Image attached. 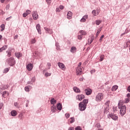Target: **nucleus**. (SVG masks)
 I'll return each mask as SVG.
<instances>
[{
  "label": "nucleus",
  "mask_w": 130,
  "mask_h": 130,
  "mask_svg": "<svg viewBox=\"0 0 130 130\" xmlns=\"http://www.w3.org/2000/svg\"><path fill=\"white\" fill-rule=\"evenodd\" d=\"M46 2H47V3H48V4H50V3H51V0H46Z\"/></svg>",
  "instance_id": "obj_55"
},
{
  "label": "nucleus",
  "mask_w": 130,
  "mask_h": 130,
  "mask_svg": "<svg viewBox=\"0 0 130 130\" xmlns=\"http://www.w3.org/2000/svg\"><path fill=\"white\" fill-rule=\"evenodd\" d=\"M8 72H9V68H6L5 69H4V73L6 74L8 73Z\"/></svg>",
  "instance_id": "obj_44"
},
{
  "label": "nucleus",
  "mask_w": 130,
  "mask_h": 130,
  "mask_svg": "<svg viewBox=\"0 0 130 130\" xmlns=\"http://www.w3.org/2000/svg\"><path fill=\"white\" fill-rule=\"evenodd\" d=\"M117 89H118V86H117V85H114L112 87V91H116Z\"/></svg>",
  "instance_id": "obj_27"
},
{
  "label": "nucleus",
  "mask_w": 130,
  "mask_h": 130,
  "mask_svg": "<svg viewBox=\"0 0 130 130\" xmlns=\"http://www.w3.org/2000/svg\"><path fill=\"white\" fill-rule=\"evenodd\" d=\"M96 127H98L99 128L100 127H101V125H100V123H97L96 124Z\"/></svg>",
  "instance_id": "obj_50"
},
{
  "label": "nucleus",
  "mask_w": 130,
  "mask_h": 130,
  "mask_svg": "<svg viewBox=\"0 0 130 130\" xmlns=\"http://www.w3.org/2000/svg\"><path fill=\"white\" fill-rule=\"evenodd\" d=\"M50 103L52 105H54V104H56V100L54 98H52L50 100Z\"/></svg>",
  "instance_id": "obj_21"
},
{
  "label": "nucleus",
  "mask_w": 130,
  "mask_h": 130,
  "mask_svg": "<svg viewBox=\"0 0 130 130\" xmlns=\"http://www.w3.org/2000/svg\"><path fill=\"white\" fill-rule=\"evenodd\" d=\"M15 56H16V57H17V58H20V57L22 56V53L18 52L15 53Z\"/></svg>",
  "instance_id": "obj_29"
},
{
  "label": "nucleus",
  "mask_w": 130,
  "mask_h": 130,
  "mask_svg": "<svg viewBox=\"0 0 130 130\" xmlns=\"http://www.w3.org/2000/svg\"><path fill=\"white\" fill-rule=\"evenodd\" d=\"M103 38H104V35H103L101 37L99 40L100 42H102V39H103Z\"/></svg>",
  "instance_id": "obj_43"
},
{
  "label": "nucleus",
  "mask_w": 130,
  "mask_h": 130,
  "mask_svg": "<svg viewBox=\"0 0 130 130\" xmlns=\"http://www.w3.org/2000/svg\"><path fill=\"white\" fill-rule=\"evenodd\" d=\"M24 89L25 91H26V92H29L30 91V89L28 86L25 87Z\"/></svg>",
  "instance_id": "obj_38"
},
{
  "label": "nucleus",
  "mask_w": 130,
  "mask_h": 130,
  "mask_svg": "<svg viewBox=\"0 0 130 130\" xmlns=\"http://www.w3.org/2000/svg\"><path fill=\"white\" fill-rule=\"evenodd\" d=\"M6 61L10 67H13V66L16 64V60H15V59L13 57H10L7 59Z\"/></svg>",
  "instance_id": "obj_3"
},
{
  "label": "nucleus",
  "mask_w": 130,
  "mask_h": 130,
  "mask_svg": "<svg viewBox=\"0 0 130 130\" xmlns=\"http://www.w3.org/2000/svg\"><path fill=\"white\" fill-rule=\"evenodd\" d=\"M85 98V95L84 94H78L76 96L77 100H79V101H82V99Z\"/></svg>",
  "instance_id": "obj_6"
},
{
  "label": "nucleus",
  "mask_w": 130,
  "mask_h": 130,
  "mask_svg": "<svg viewBox=\"0 0 130 130\" xmlns=\"http://www.w3.org/2000/svg\"><path fill=\"white\" fill-rule=\"evenodd\" d=\"M3 106H4V104H3V103L0 104V109L3 108Z\"/></svg>",
  "instance_id": "obj_52"
},
{
  "label": "nucleus",
  "mask_w": 130,
  "mask_h": 130,
  "mask_svg": "<svg viewBox=\"0 0 130 130\" xmlns=\"http://www.w3.org/2000/svg\"><path fill=\"white\" fill-rule=\"evenodd\" d=\"M45 77H46V78H47V77H50V76H51V73H49L48 72L46 73L45 74Z\"/></svg>",
  "instance_id": "obj_35"
},
{
  "label": "nucleus",
  "mask_w": 130,
  "mask_h": 130,
  "mask_svg": "<svg viewBox=\"0 0 130 130\" xmlns=\"http://www.w3.org/2000/svg\"><path fill=\"white\" fill-rule=\"evenodd\" d=\"M104 97V95L103 93H99L96 95L95 101L98 102H100V101H102V100H103Z\"/></svg>",
  "instance_id": "obj_4"
},
{
  "label": "nucleus",
  "mask_w": 130,
  "mask_h": 130,
  "mask_svg": "<svg viewBox=\"0 0 130 130\" xmlns=\"http://www.w3.org/2000/svg\"><path fill=\"white\" fill-rule=\"evenodd\" d=\"M69 130H74V127H69Z\"/></svg>",
  "instance_id": "obj_56"
},
{
  "label": "nucleus",
  "mask_w": 130,
  "mask_h": 130,
  "mask_svg": "<svg viewBox=\"0 0 130 130\" xmlns=\"http://www.w3.org/2000/svg\"><path fill=\"white\" fill-rule=\"evenodd\" d=\"M30 42H31V43H32V44H33L36 42V40H35V39H32L31 40Z\"/></svg>",
  "instance_id": "obj_42"
},
{
  "label": "nucleus",
  "mask_w": 130,
  "mask_h": 130,
  "mask_svg": "<svg viewBox=\"0 0 130 130\" xmlns=\"http://www.w3.org/2000/svg\"><path fill=\"white\" fill-rule=\"evenodd\" d=\"M5 24H3L1 25V28H2L1 29L2 31H3L4 30H5Z\"/></svg>",
  "instance_id": "obj_34"
},
{
  "label": "nucleus",
  "mask_w": 130,
  "mask_h": 130,
  "mask_svg": "<svg viewBox=\"0 0 130 130\" xmlns=\"http://www.w3.org/2000/svg\"><path fill=\"white\" fill-rule=\"evenodd\" d=\"M48 67H51V63H47Z\"/></svg>",
  "instance_id": "obj_58"
},
{
  "label": "nucleus",
  "mask_w": 130,
  "mask_h": 130,
  "mask_svg": "<svg viewBox=\"0 0 130 130\" xmlns=\"http://www.w3.org/2000/svg\"><path fill=\"white\" fill-rule=\"evenodd\" d=\"M126 96L128 98L130 97V93H127Z\"/></svg>",
  "instance_id": "obj_60"
},
{
  "label": "nucleus",
  "mask_w": 130,
  "mask_h": 130,
  "mask_svg": "<svg viewBox=\"0 0 130 130\" xmlns=\"http://www.w3.org/2000/svg\"><path fill=\"white\" fill-rule=\"evenodd\" d=\"M7 48H8V45L4 46L1 48H0V52H3V51H4V50H6Z\"/></svg>",
  "instance_id": "obj_23"
},
{
  "label": "nucleus",
  "mask_w": 130,
  "mask_h": 130,
  "mask_svg": "<svg viewBox=\"0 0 130 130\" xmlns=\"http://www.w3.org/2000/svg\"><path fill=\"white\" fill-rule=\"evenodd\" d=\"M82 68L81 67H77L76 69V74L79 76L82 74Z\"/></svg>",
  "instance_id": "obj_8"
},
{
  "label": "nucleus",
  "mask_w": 130,
  "mask_h": 130,
  "mask_svg": "<svg viewBox=\"0 0 130 130\" xmlns=\"http://www.w3.org/2000/svg\"><path fill=\"white\" fill-rule=\"evenodd\" d=\"M79 33L81 34V35H82V36H83V35H87V32L83 30H80Z\"/></svg>",
  "instance_id": "obj_26"
},
{
  "label": "nucleus",
  "mask_w": 130,
  "mask_h": 130,
  "mask_svg": "<svg viewBox=\"0 0 130 130\" xmlns=\"http://www.w3.org/2000/svg\"><path fill=\"white\" fill-rule=\"evenodd\" d=\"M109 112V106L105 105L104 113H108Z\"/></svg>",
  "instance_id": "obj_13"
},
{
  "label": "nucleus",
  "mask_w": 130,
  "mask_h": 130,
  "mask_svg": "<svg viewBox=\"0 0 130 130\" xmlns=\"http://www.w3.org/2000/svg\"><path fill=\"white\" fill-rule=\"evenodd\" d=\"M109 104H110V101H108L105 104L106 106H109Z\"/></svg>",
  "instance_id": "obj_37"
},
{
  "label": "nucleus",
  "mask_w": 130,
  "mask_h": 130,
  "mask_svg": "<svg viewBox=\"0 0 130 130\" xmlns=\"http://www.w3.org/2000/svg\"><path fill=\"white\" fill-rule=\"evenodd\" d=\"M75 130H82V128H81L80 126H77L76 128H75Z\"/></svg>",
  "instance_id": "obj_47"
},
{
  "label": "nucleus",
  "mask_w": 130,
  "mask_h": 130,
  "mask_svg": "<svg viewBox=\"0 0 130 130\" xmlns=\"http://www.w3.org/2000/svg\"><path fill=\"white\" fill-rule=\"evenodd\" d=\"M95 23L96 24V25H100V24H101V23H102V20H100L99 19L95 20Z\"/></svg>",
  "instance_id": "obj_30"
},
{
  "label": "nucleus",
  "mask_w": 130,
  "mask_h": 130,
  "mask_svg": "<svg viewBox=\"0 0 130 130\" xmlns=\"http://www.w3.org/2000/svg\"><path fill=\"white\" fill-rule=\"evenodd\" d=\"M0 14H2V15H5V12L0 9Z\"/></svg>",
  "instance_id": "obj_48"
},
{
  "label": "nucleus",
  "mask_w": 130,
  "mask_h": 130,
  "mask_svg": "<svg viewBox=\"0 0 130 130\" xmlns=\"http://www.w3.org/2000/svg\"><path fill=\"white\" fill-rule=\"evenodd\" d=\"M83 38V36H82L81 35H79L78 36V39H79V40H81V39H82Z\"/></svg>",
  "instance_id": "obj_39"
},
{
  "label": "nucleus",
  "mask_w": 130,
  "mask_h": 130,
  "mask_svg": "<svg viewBox=\"0 0 130 130\" xmlns=\"http://www.w3.org/2000/svg\"><path fill=\"white\" fill-rule=\"evenodd\" d=\"M1 2L2 4H4V3H5V0H1Z\"/></svg>",
  "instance_id": "obj_61"
},
{
  "label": "nucleus",
  "mask_w": 130,
  "mask_h": 130,
  "mask_svg": "<svg viewBox=\"0 0 130 130\" xmlns=\"http://www.w3.org/2000/svg\"><path fill=\"white\" fill-rule=\"evenodd\" d=\"M14 105H15V106H18V103H14Z\"/></svg>",
  "instance_id": "obj_63"
},
{
  "label": "nucleus",
  "mask_w": 130,
  "mask_h": 130,
  "mask_svg": "<svg viewBox=\"0 0 130 130\" xmlns=\"http://www.w3.org/2000/svg\"><path fill=\"white\" fill-rule=\"evenodd\" d=\"M73 90L74 91L76 92V93H81V90H80V89H79V88L77 87H74L73 88Z\"/></svg>",
  "instance_id": "obj_22"
},
{
  "label": "nucleus",
  "mask_w": 130,
  "mask_h": 130,
  "mask_svg": "<svg viewBox=\"0 0 130 130\" xmlns=\"http://www.w3.org/2000/svg\"><path fill=\"white\" fill-rule=\"evenodd\" d=\"M12 116H16L17 114V111L16 110H13L11 112Z\"/></svg>",
  "instance_id": "obj_25"
},
{
  "label": "nucleus",
  "mask_w": 130,
  "mask_h": 130,
  "mask_svg": "<svg viewBox=\"0 0 130 130\" xmlns=\"http://www.w3.org/2000/svg\"><path fill=\"white\" fill-rule=\"evenodd\" d=\"M89 101L88 100H83V102L79 104V110L84 111L87 108V104H88Z\"/></svg>",
  "instance_id": "obj_2"
},
{
  "label": "nucleus",
  "mask_w": 130,
  "mask_h": 130,
  "mask_svg": "<svg viewBox=\"0 0 130 130\" xmlns=\"http://www.w3.org/2000/svg\"><path fill=\"white\" fill-rule=\"evenodd\" d=\"M18 117L20 119H22L23 117V116L22 115V114H20L19 115Z\"/></svg>",
  "instance_id": "obj_45"
},
{
  "label": "nucleus",
  "mask_w": 130,
  "mask_h": 130,
  "mask_svg": "<svg viewBox=\"0 0 130 130\" xmlns=\"http://www.w3.org/2000/svg\"><path fill=\"white\" fill-rule=\"evenodd\" d=\"M32 17L34 20H37L38 19V14L34 11L32 12Z\"/></svg>",
  "instance_id": "obj_11"
},
{
  "label": "nucleus",
  "mask_w": 130,
  "mask_h": 130,
  "mask_svg": "<svg viewBox=\"0 0 130 130\" xmlns=\"http://www.w3.org/2000/svg\"><path fill=\"white\" fill-rule=\"evenodd\" d=\"M45 30H46V31L50 34H52V33H53V31H52V29L48 28L47 27H45Z\"/></svg>",
  "instance_id": "obj_19"
},
{
  "label": "nucleus",
  "mask_w": 130,
  "mask_h": 130,
  "mask_svg": "<svg viewBox=\"0 0 130 130\" xmlns=\"http://www.w3.org/2000/svg\"><path fill=\"white\" fill-rule=\"evenodd\" d=\"M72 15H73V12L71 11L68 12L67 14V18H68L69 20H71V19H72Z\"/></svg>",
  "instance_id": "obj_15"
},
{
  "label": "nucleus",
  "mask_w": 130,
  "mask_h": 130,
  "mask_svg": "<svg viewBox=\"0 0 130 130\" xmlns=\"http://www.w3.org/2000/svg\"><path fill=\"white\" fill-rule=\"evenodd\" d=\"M129 102V99L126 98L125 99L124 103H128Z\"/></svg>",
  "instance_id": "obj_41"
},
{
  "label": "nucleus",
  "mask_w": 130,
  "mask_h": 130,
  "mask_svg": "<svg viewBox=\"0 0 130 130\" xmlns=\"http://www.w3.org/2000/svg\"><path fill=\"white\" fill-rule=\"evenodd\" d=\"M10 95V93L9 92H7V91H4L3 92L2 97H4V98H6V97H8Z\"/></svg>",
  "instance_id": "obj_16"
},
{
  "label": "nucleus",
  "mask_w": 130,
  "mask_h": 130,
  "mask_svg": "<svg viewBox=\"0 0 130 130\" xmlns=\"http://www.w3.org/2000/svg\"><path fill=\"white\" fill-rule=\"evenodd\" d=\"M64 8V7H63V6H62V5H60L59 6V9H60V10H63Z\"/></svg>",
  "instance_id": "obj_49"
},
{
  "label": "nucleus",
  "mask_w": 130,
  "mask_h": 130,
  "mask_svg": "<svg viewBox=\"0 0 130 130\" xmlns=\"http://www.w3.org/2000/svg\"><path fill=\"white\" fill-rule=\"evenodd\" d=\"M12 19V16H10L7 18H6V21H10V19Z\"/></svg>",
  "instance_id": "obj_51"
},
{
  "label": "nucleus",
  "mask_w": 130,
  "mask_h": 130,
  "mask_svg": "<svg viewBox=\"0 0 130 130\" xmlns=\"http://www.w3.org/2000/svg\"><path fill=\"white\" fill-rule=\"evenodd\" d=\"M110 116L113 119V120H117L118 118V117L116 115L110 114Z\"/></svg>",
  "instance_id": "obj_12"
},
{
  "label": "nucleus",
  "mask_w": 130,
  "mask_h": 130,
  "mask_svg": "<svg viewBox=\"0 0 130 130\" xmlns=\"http://www.w3.org/2000/svg\"><path fill=\"white\" fill-rule=\"evenodd\" d=\"M6 52L7 53V56L8 57H11V56L12 55V53H11V50H8V51H6Z\"/></svg>",
  "instance_id": "obj_32"
},
{
  "label": "nucleus",
  "mask_w": 130,
  "mask_h": 130,
  "mask_svg": "<svg viewBox=\"0 0 130 130\" xmlns=\"http://www.w3.org/2000/svg\"><path fill=\"white\" fill-rule=\"evenodd\" d=\"M81 66H82V62H79L78 64V67L77 68H81Z\"/></svg>",
  "instance_id": "obj_53"
},
{
  "label": "nucleus",
  "mask_w": 130,
  "mask_h": 130,
  "mask_svg": "<svg viewBox=\"0 0 130 130\" xmlns=\"http://www.w3.org/2000/svg\"><path fill=\"white\" fill-rule=\"evenodd\" d=\"M86 19H88V15H84L83 18L81 19V22H86Z\"/></svg>",
  "instance_id": "obj_20"
},
{
  "label": "nucleus",
  "mask_w": 130,
  "mask_h": 130,
  "mask_svg": "<svg viewBox=\"0 0 130 130\" xmlns=\"http://www.w3.org/2000/svg\"><path fill=\"white\" fill-rule=\"evenodd\" d=\"M56 12H59V8H57L56 9Z\"/></svg>",
  "instance_id": "obj_62"
},
{
  "label": "nucleus",
  "mask_w": 130,
  "mask_h": 130,
  "mask_svg": "<svg viewBox=\"0 0 130 130\" xmlns=\"http://www.w3.org/2000/svg\"><path fill=\"white\" fill-rule=\"evenodd\" d=\"M36 29L39 33V34H41V26H40V24H38L37 25Z\"/></svg>",
  "instance_id": "obj_9"
},
{
  "label": "nucleus",
  "mask_w": 130,
  "mask_h": 130,
  "mask_svg": "<svg viewBox=\"0 0 130 130\" xmlns=\"http://www.w3.org/2000/svg\"><path fill=\"white\" fill-rule=\"evenodd\" d=\"M31 11L30 10H27L25 13H24L22 15L23 17L24 18H25V17H27L29 14H30Z\"/></svg>",
  "instance_id": "obj_14"
},
{
  "label": "nucleus",
  "mask_w": 130,
  "mask_h": 130,
  "mask_svg": "<svg viewBox=\"0 0 130 130\" xmlns=\"http://www.w3.org/2000/svg\"><path fill=\"white\" fill-rule=\"evenodd\" d=\"M58 66L61 69V70H62V71H66V69H67V68L66 67V66L64 65V64L59 62L58 63Z\"/></svg>",
  "instance_id": "obj_5"
},
{
  "label": "nucleus",
  "mask_w": 130,
  "mask_h": 130,
  "mask_svg": "<svg viewBox=\"0 0 130 130\" xmlns=\"http://www.w3.org/2000/svg\"><path fill=\"white\" fill-rule=\"evenodd\" d=\"M69 121L70 123H73V122H75V118L74 117H71L69 119Z\"/></svg>",
  "instance_id": "obj_33"
},
{
  "label": "nucleus",
  "mask_w": 130,
  "mask_h": 130,
  "mask_svg": "<svg viewBox=\"0 0 130 130\" xmlns=\"http://www.w3.org/2000/svg\"><path fill=\"white\" fill-rule=\"evenodd\" d=\"M126 47H128L130 46V41H128L126 43Z\"/></svg>",
  "instance_id": "obj_40"
},
{
  "label": "nucleus",
  "mask_w": 130,
  "mask_h": 130,
  "mask_svg": "<svg viewBox=\"0 0 130 130\" xmlns=\"http://www.w3.org/2000/svg\"><path fill=\"white\" fill-rule=\"evenodd\" d=\"M118 107L119 109H120V114H121V115H124V114H125V112H126V106H125V105L123 106V104H122V101H119Z\"/></svg>",
  "instance_id": "obj_1"
},
{
  "label": "nucleus",
  "mask_w": 130,
  "mask_h": 130,
  "mask_svg": "<svg viewBox=\"0 0 130 130\" xmlns=\"http://www.w3.org/2000/svg\"><path fill=\"white\" fill-rule=\"evenodd\" d=\"M84 92L86 95H91V94H92V89L90 88H86L84 90Z\"/></svg>",
  "instance_id": "obj_7"
},
{
  "label": "nucleus",
  "mask_w": 130,
  "mask_h": 130,
  "mask_svg": "<svg viewBox=\"0 0 130 130\" xmlns=\"http://www.w3.org/2000/svg\"><path fill=\"white\" fill-rule=\"evenodd\" d=\"M65 116H66V118H69V117H70V114H69V113H66V114H65Z\"/></svg>",
  "instance_id": "obj_46"
},
{
  "label": "nucleus",
  "mask_w": 130,
  "mask_h": 130,
  "mask_svg": "<svg viewBox=\"0 0 130 130\" xmlns=\"http://www.w3.org/2000/svg\"><path fill=\"white\" fill-rule=\"evenodd\" d=\"M100 61H102V60H103V59H104V55H102L100 57Z\"/></svg>",
  "instance_id": "obj_36"
},
{
  "label": "nucleus",
  "mask_w": 130,
  "mask_h": 130,
  "mask_svg": "<svg viewBox=\"0 0 130 130\" xmlns=\"http://www.w3.org/2000/svg\"><path fill=\"white\" fill-rule=\"evenodd\" d=\"M26 69L27 70H28V71H32V69H33V64H32L31 63L27 64V66H26Z\"/></svg>",
  "instance_id": "obj_10"
},
{
  "label": "nucleus",
  "mask_w": 130,
  "mask_h": 130,
  "mask_svg": "<svg viewBox=\"0 0 130 130\" xmlns=\"http://www.w3.org/2000/svg\"><path fill=\"white\" fill-rule=\"evenodd\" d=\"M113 109L114 110V112H116V111H117V110H116V109L115 108H113Z\"/></svg>",
  "instance_id": "obj_57"
},
{
  "label": "nucleus",
  "mask_w": 130,
  "mask_h": 130,
  "mask_svg": "<svg viewBox=\"0 0 130 130\" xmlns=\"http://www.w3.org/2000/svg\"><path fill=\"white\" fill-rule=\"evenodd\" d=\"M92 14L93 16H98V15H99V12L98 11H96V10H93L92 12Z\"/></svg>",
  "instance_id": "obj_28"
},
{
  "label": "nucleus",
  "mask_w": 130,
  "mask_h": 130,
  "mask_svg": "<svg viewBox=\"0 0 130 130\" xmlns=\"http://www.w3.org/2000/svg\"><path fill=\"white\" fill-rule=\"evenodd\" d=\"M83 80H84V78L81 77L79 79V80L80 81V82H83Z\"/></svg>",
  "instance_id": "obj_54"
},
{
  "label": "nucleus",
  "mask_w": 130,
  "mask_h": 130,
  "mask_svg": "<svg viewBox=\"0 0 130 130\" xmlns=\"http://www.w3.org/2000/svg\"><path fill=\"white\" fill-rule=\"evenodd\" d=\"M56 107L58 110H61L62 108V106H61V104L60 103L57 104Z\"/></svg>",
  "instance_id": "obj_24"
},
{
  "label": "nucleus",
  "mask_w": 130,
  "mask_h": 130,
  "mask_svg": "<svg viewBox=\"0 0 130 130\" xmlns=\"http://www.w3.org/2000/svg\"><path fill=\"white\" fill-rule=\"evenodd\" d=\"M91 73H95V70H93L91 71Z\"/></svg>",
  "instance_id": "obj_64"
},
{
  "label": "nucleus",
  "mask_w": 130,
  "mask_h": 130,
  "mask_svg": "<svg viewBox=\"0 0 130 130\" xmlns=\"http://www.w3.org/2000/svg\"><path fill=\"white\" fill-rule=\"evenodd\" d=\"M127 91L130 92V86L127 87Z\"/></svg>",
  "instance_id": "obj_59"
},
{
  "label": "nucleus",
  "mask_w": 130,
  "mask_h": 130,
  "mask_svg": "<svg viewBox=\"0 0 130 130\" xmlns=\"http://www.w3.org/2000/svg\"><path fill=\"white\" fill-rule=\"evenodd\" d=\"M70 51L71 52H72V53H75V52H77V48H76V47H71Z\"/></svg>",
  "instance_id": "obj_18"
},
{
  "label": "nucleus",
  "mask_w": 130,
  "mask_h": 130,
  "mask_svg": "<svg viewBox=\"0 0 130 130\" xmlns=\"http://www.w3.org/2000/svg\"><path fill=\"white\" fill-rule=\"evenodd\" d=\"M56 110V107H55V106L53 105L51 107V111H52L53 112H54Z\"/></svg>",
  "instance_id": "obj_31"
},
{
  "label": "nucleus",
  "mask_w": 130,
  "mask_h": 130,
  "mask_svg": "<svg viewBox=\"0 0 130 130\" xmlns=\"http://www.w3.org/2000/svg\"><path fill=\"white\" fill-rule=\"evenodd\" d=\"M102 30V27H100V28L98 29L97 32L95 34L96 35V38L99 36V34H100V32Z\"/></svg>",
  "instance_id": "obj_17"
}]
</instances>
